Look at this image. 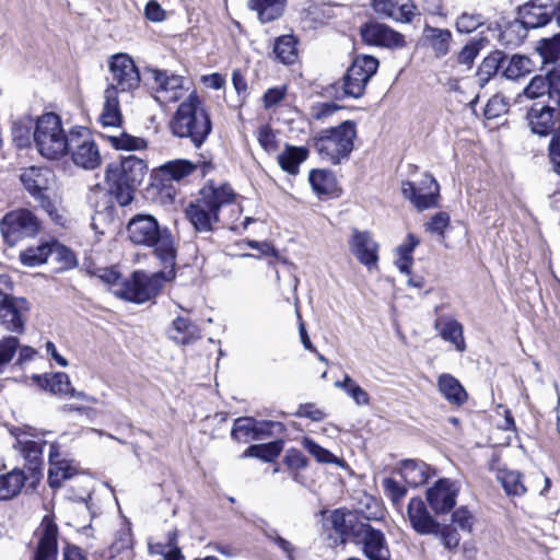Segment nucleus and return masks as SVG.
Listing matches in <instances>:
<instances>
[{"label":"nucleus","mask_w":560,"mask_h":560,"mask_svg":"<svg viewBox=\"0 0 560 560\" xmlns=\"http://www.w3.org/2000/svg\"><path fill=\"white\" fill-rule=\"evenodd\" d=\"M236 194L228 184L215 186L213 182L205 185L198 198L186 208V217L198 232H210L213 224L220 221V211L231 207L233 212L241 214L242 209L235 203Z\"/></svg>","instance_id":"1"},{"label":"nucleus","mask_w":560,"mask_h":560,"mask_svg":"<svg viewBox=\"0 0 560 560\" xmlns=\"http://www.w3.org/2000/svg\"><path fill=\"white\" fill-rule=\"evenodd\" d=\"M112 83L104 92V106L100 121L104 127H118L122 115L119 107L118 92L137 89L140 84V74L133 60L127 54H117L109 60Z\"/></svg>","instance_id":"2"},{"label":"nucleus","mask_w":560,"mask_h":560,"mask_svg":"<svg viewBox=\"0 0 560 560\" xmlns=\"http://www.w3.org/2000/svg\"><path fill=\"white\" fill-rule=\"evenodd\" d=\"M127 233L132 244L153 248L154 255L165 267L175 265L176 247L173 235L153 215H133L127 224Z\"/></svg>","instance_id":"3"},{"label":"nucleus","mask_w":560,"mask_h":560,"mask_svg":"<svg viewBox=\"0 0 560 560\" xmlns=\"http://www.w3.org/2000/svg\"><path fill=\"white\" fill-rule=\"evenodd\" d=\"M147 173V162L132 154L109 163L105 171L108 192L121 207L128 206L133 200L135 191L142 184Z\"/></svg>","instance_id":"4"},{"label":"nucleus","mask_w":560,"mask_h":560,"mask_svg":"<svg viewBox=\"0 0 560 560\" xmlns=\"http://www.w3.org/2000/svg\"><path fill=\"white\" fill-rule=\"evenodd\" d=\"M170 127L174 136L189 139L195 148H200L212 130L210 116L195 93L180 103Z\"/></svg>","instance_id":"5"},{"label":"nucleus","mask_w":560,"mask_h":560,"mask_svg":"<svg viewBox=\"0 0 560 560\" xmlns=\"http://www.w3.org/2000/svg\"><path fill=\"white\" fill-rule=\"evenodd\" d=\"M33 139L38 153L47 160H59L69 153L70 135L67 136L60 117L55 113L37 118Z\"/></svg>","instance_id":"6"},{"label":"nucleus","mask_w":560,"mask_h":560,"mask_svg":"<svg viewBox=\"0 0 560 560\" xmlns=\"http://www.w3.org/2000/svg\"><path fill=\"white\" fill-rule=\"evenodd\" d=\"M357 138V126L352 120H346L340 125L327 128L314 139V145L323 159L332 164H339L349 158Z\"/></svg>","instance_id":"7"},{"label":"nucleus","mask_w":560,"mask_h":560,"mask_svg":"<svg viewBox=\"0 0 560 560\" xmlns=\"http://www.w3.org/2000/svg\"><path fill=\"white\" fill-rule=\"evenodd\" d=\"M378 65V60L373 56L355 57L342 79L332 85L336 89V98L361 97L370 79L376 73Z\"/></svg>","instance_id":"8"},{"label":"nucleus","mask_w":560,"mask_h":560,"mask_svg":"<svg viewBox=\"0 0 560 560\" xmlns=\"http://www.w3.org/2000/svg\"><path fill=\"white\" fill-rule=\"evenodd\" d=\"M40 230V221L28 209H16L8 212L0 220L2 238L10 247L25 238L35 237Z\"/></svg>","instance_id":"9"},{"label":"nucleus","mask_w":560,"mask_h":560,"mask_svg":"<svg viewBox=\"0 0 560 560\" xmlns=\"http://www.w3.org/2000/svg\"><path fill=\"white\" fill-rule=\"evenodd\" d=\"M495 479L508 497H523L529 489L538 490L540 495H546L551 487L550 479L541 471L532 474L528 485L524 482L522 472L509 468H499L495 472Z\"/></svg>","instance_id":"10"},{"label":"nucleus","mask_w":560,"mask_h":560,"mask_svg":"<svg viewBox=\"0 0 560 560\" xmlns=\"http://www.w3.org/2000/svg\"><path fill=\"white\" fill-rule=\"evenodd\" d=\"M160 288V276H148L144 272L136 271L129 279H124L117 289H114V294L119 299L141 304L154 298Z\"/></svg>","instance_id":"11"},{"label":"nucleus","mask_w":560,"mask_h":560,"mask_svg":"<svg viewBox=\"0 0 560 560\" xmlns=\"http://www.w3.org/2000/svg\"><path fill=\"white\" fill-rule=\"evenodd\" d=\"M11 433L16 438L13 448L20 453L25 460V467L28 471L31 482L28 488L35 489L39 480L43 478V447L46 442H37L30 440L26 432L21 429H14Z\"/></svg>","instance_id":"12"},{"label":"nucleus","mask_w":560,"mask_h":560,"mask_svg":"<svg viewBox=\"0 0 560 560\" xmlns=\"http://www.w3.org/2000/svg\"><path fill=\"white\" fill-rule=\"evenodd\" d=\"M148 81L154 98L161 104L175 103L185 94L184 78L167 70L149 68Z\"/></svg>","instance_id":"13"},{"label":"nucleus","mask_w":560,"mask_h":560,"mask_svg":"<svg viewBox=\"0 0 560 560\" xmlns=\"http://www.w3.org/2000/svg\"><path fill=\"white\" fill-rule=\"evenodd\" d=\"M69 152L77 166L85 170H94L101 163L98 148L91 138L88 129L74 127L70 130Z\"/></svg>","instance_id":"14"},{"label":"nucleus","mask_w":560,"mask_h":560,"mask_svg":"<svg viewBox=\"0 0 560 560\" xmlns=\"http://www.w3.org/2000/svg\"><path fill=\"white\" fill-rule=\"evenodd\" d=\"M401 191L419 211L435 207L440 197V186L429 174L423 176L420 186L411 182H402Z\"/></svg>","instance_id":"15"},{"label":"nucleus","mask_w":560,"mask_h":560,"mask_svg":"<svg viewBox=\"0 0 560 560\" xmlns=\"http://www.w3.org/2000/svg\"><path fill=\"white\" fill-rule=\"evenodd\" d=\"M360 35L366 45L388 49H401L406 46L405 36L386 24L368 22L360 27Z\"/></svg>","instance_id":"16"},{"label":"nucleus","mask_w":560,"mask_h":560,"mask_svg":"<svg viewBox=\"0 0 560 560\" xmlns=\"http://www.w3.org/2000/svg\"><path fill=\"white\" fill-rule=\"evenodd\" d=\"M459 487L448 478H440L425 492L427 501L436 515L451 512L456 505Z\"/></svg>","instance_id":"17"},{"label":"nucleus","mask_w":560,"mask_h":560,"mask_svg":"<svg viewBox=\"0 0 560 560\" xmlns=\"http://www.w3.org/2000/svg\"><path fill=\"white\" fill-rule=\"evenodd\" d=\"M528 124L534 133L540 137L551 136L560 132V112L551 105L535 104L527 113Z\"/></svg>","instance_id":"18"},{"label":"nucleus","mask_w":560,"mask_h":560,"mask_svg":"<svg viewBox=\"0 0 560 560\" xmlns=\"http://www.w3.org/2000/svg\"><path fill=\"white\" fill-rule=\"evenodd\" d=\"M524 93L529 98H537L548 94L555 106H560V67H555L546 77L536 75L525 88Z\"/></svg>","instance_id":"19"},{"label":"nucleus","mask_w":560,"mask_h":560,"mask_svg":"<svg viewBox=\"0 0 560 560\" xmlns=\"http://www.w3.org/2000/svg\"><path fill=\"white\" fill-rule=\"evenodd\" d=\"M30 308L27 300L9 295L0 303V320L4 328L13 332L24 330L22 314Z\"/></svg>","instance_id":"20"},{"label":"nucleus","mask_w":560,"mask_h":560,"mask_svg":"<svg viewBox=\"0 0 560 560\" xmlns=\"http://www.w3.org/2000/svg\"><path fill=\"white\" fill-rule=\"evenodd\" d=\"M372 8L380 16L399 23H410L417 9L412 0H372Z\"/></svg>","instance_id":"21"},{"label":"nucleus","mask_w":560,"mask_h":560,"mask_svg":"<svg viewBox=\"0 0 560 560\" xmlns=\"http://www.w3.org/2000/svg\"><path fill=\"white\" fill-rule=\"evenodd\" d=\"M407 514L410 525L417 534L430 535L439 530V522L430 514L425 502L421 498L410 499Z\"/></svg>","instance_id":"22"},{"label":"nucleus","mask_w":560,"mask_h":560,"mask_svg":"<svg viewBox=\"0 0 560 560\" xmlns=\"http://www.w3.org/2000/svg\"><path fill=\"white\" fill-rule=\"evenodd\" d=\"M51 176L49 168L32 166L21 174L20 179L25 189L45 206L49 203L45 191L49 188Z\"/></svg>","instance_id":"23"},{"label":"nucleus","mask_w":560,"mask_h":560,"mask_svg":"<svg viewBox=\"0 0 560 560\" xmlns=\"http://www.w3.org/2000/svg\"><path fill=\"white\" fill-rule=\"evenodd\" d=\"M198 167L201 168L202 176H205L213 168V165L211 161L194 163L189 160L177 159L161 165L159 173L164 179L178 182L191 175Z\"/></svg>","instance_id":"24"},{"label":"nucleus","mask_w":560,"mask_h":560,"mask_svg":"<svg viewBox=\"0 0 560 560\" xmlns=\"http://www.w3.org/2000/svg\"><path fill=\"white\" fill-rule=\"evenodd\" d=\"M555 13L556 9L553 4L542 3L540 1L527 2L518 10L521 16L520 21L524 24L526 31L528 28H538L547 25Z\"/></svg>","instance_id":"25"},{"label":"nucleus","mask_w":560,"mask_h":560,"mask_svg":"<svg viewBox=\"0 0 560 560\" xmlns=\"http://www.w3.org/2000/svg\"><path fill=\"white\" fill-rule=\"evenodd\" d=\"M363 552L369 560H389V549L386 545L384 534L371 527L363 526Z\"/></svg>","instance_id":"26"},{"label":"nucleus","mask_w":560,"mask_h":560,"mask_svg":"<svg viewBox=\"0 0 560 560\" xmlns=\"http://www.w3.org/2000/svg\"><path fill=\"white\" fill-rule=\"evenodd\" d=\"M350 250L360 260V262L369 268L376 265L377 245L368 232H360L358 230L353 231L350 242Z\"/></svg>","instance_id":"27"},{"label":"nucleus","mask_w":560,"mask_h":560,"mask_svg":"<svg viewBox=\"0 0 560 560\" xmlns=\"http://www.w3.org/2000/svg\"><path fill=\"white\" fill-rule=\"evenodd\" d=\"M57 525L50 521H45L43 534L38 540L33 560H57Z\"/></svg>","instance_id":"28"},{"label":"nucleus","mask_w":560,"mask_h":560,"mask_svg":"<svg viewBox=\"0 0 560 560\" xmlns=\"http://www.w3.org/2000/svg\"><path fill=\"white\" fill-rule=\"evenodd\" d=\"M168 337L179 345H188L200 338L198 326L185 316H177L167 330Z\"/></svg>","instance_id":"29"},{"label":"nucleus","mask_w":560,"mask_h":560,"mask_svg":"<svg viewBox=\"0 0 560 560\" xmlns=\"http://www.w3.org/2000/svg\"><path fill=\"white\" fill-rule=\"evenodd\" d=\"M423 38L432 48L436 58L446 56L450 51L452 33L447 28H439L430 25L423 27Z\"/></svg>","instance_id":"30"},{"label":"nucleus","mask_w":560,"mask_h":560,"mask_svg":"<svg viewBox=\"0 0 560 560\" xmlns=\"http://www.w3.org/2000/svg\"><path fill=\"white\" fill-rule=\"evenodd\" d=\"M27 479L28 476L20 468L0 475V500L8 501L18 497Z\"/></svg>","instance_id":"31"},{"label":"nucleus","mask_w":560,"mask_h":560,"mask_svg":"<svg viewBox=\"0 0 560 560\" xmlns=\"http://www.w3.org/2000/svg\"><path fill=\"white\" fill-rule=\"evenodd\" d=\"M438 387L442 396L454 406H462L467 400V393L459 381L451 374H441Z\"/></svg>","instance_id":"32"},{"label":"nucleus","mask_w":560,"mask_h":560,"mask_svg":"<svg viewBox=\"0 0 560 560\" xmlns=\"http://www.w3.org/2000/svg\"><path fill=\"white\" fill-rule=\"evenodd\" d=\"M400 475L411 487H418L427 482L430 477V467L420 460L405 459L400 463Z\"/></svg>","instance_id":"33"},{"label":"nucleus","mask_w":560,"mask_h":560,"mask_svg":"<svg viewBox=\"0 0 560 560\" xmlns=\"http://www.w3.org/2000/svg\"><path fill=\"white\" fill-rule=\"evenodd\" d=\"M32 380L43 389L49 390L54 395H68L71 390L69 376L63 372L55 374H34Z\"/></svg>","instance_id":"34"},{"label":"nucleus","mask_w":560,"mask_h":560,"mask_svg":"<svg viewBox=\"0 0 560 560\" xmlns=\"http://www.w3.org/2000/svg\"><path fill=\"white\" fill-rule=\"evenodd\" d=\"M308 156V150L304 147L285 145V149L278 155V163L280 167L291 174L299 173V166Z\"/></svg>","instance_id":"35"},{"label":"nucleus","mask_w":560,"mask_h":560,"mask_svg":"<svg viewBox=\"0 0 560 560\" xmlns=\"http://www.w3.org/2000/svg\"><path fill=\"white\" fill-rule=\"evenodd\" d=\"M285 0H248V8L256 11L261 23H269L280 18Z\"/></svg>","instance_id":"36"},{"label":"nucleus","mask_w":560,"mask_h":560,"mask_svg":"<svg viewBox=\"0 0 560 560\" xmlns=\"http://www.w3.org/2000/svg\"><path fill=\"white\" fill-rule=\"evenodd\" d=\"M534 62L530 58L523 55L506 56V62L503 67V77L509 80H517L529 74L534 69Z\"/></svg>","instance_id":"37"},{"label":"nucleus","mask_w":560,"mask_h":560,"mask_svg":"<svg viewBox=\"0 0 560 560\" xmlns=\"http://www.w3.org/2000/svg\"><path fill=\"white\" fill-rule=\"evenodd\" d=\"M262 429L258 428L253 418H238L234 421L231 435L238 442L247 443L249 441L259 440Z\"/></svg>","instance_id":"38"},{"label":"nucleus","mask_w":560,"mask_h":560,"mask_svg":"<svg viewBox=\"0 0 560 560\" xmlns=\"http://www.w3.org/2000/svg\"><path fill=\"white\" fill-rule=\"evenodd\" d=\"M506 62V55L501 50L490 52L481 62L478 69V77L480 82L487 83L500 70L503 72L504 63Z\"/></svg>","instance_id":"39"},{"label":"nucleus","mask_w":560,"mask_h":560,"mask_svg":"<svg viewBox=\"0 0 560 560\" xmlns=\"http://www.w3.org/2000/svg\"><path fill=\"white\" fill-rule=\"evenodd\" d=\"M283 447L281 440L273 441L267 444H254L250 445L243 454L242 457H256L265 462H272L277 458Z\"/></svg>","instance_id":"40"},{"label":"nucleus","mask_w":560,"mask_h":560,"mask_svg":"<svg viewBox=\"0 0 560 560\" xmlns=\"http://www.w3.org/2000/svg\"><path fill=\"white\" fill-rule=\"evenodd\" d=\"M308 180L317 195H330L336 189V178L328 171L313 170L310 172Z\"/></svg>","instance_id":"41"},{"label":"nucleus","mask_w":560,"mask_h":560,"mask_svg":"<svg viewBox=\"0 0 560 560\" xmlns=\"http://www.w3.org/2000/svg\"><path fill=\"white\" fill-rule=\"evenodd\" d=\"M273 52L278 60L284 65H291L295 61L296 39L292 35H282L276 39Z\"/></svg>","instance_id":"42"},{"label":"nucleus","mask_w":560,"mask_h":560,"mask_svg":"<svg viewBox=\"0 0 560 560\" xmlns=\"http://www.w3.org/2000/svg\"><path fill=\"white\" fill-rule=\"evenodd\" d=\"M334 385L335 387L342 389L355 402V405H370L371 398L369 393L348 374L345 375L342 381H336Z\"/></svg>","instance_id":"43"},{"label":"nucleus","mask_w":560,"mask_h":560,"mask_svg":"<svg viewBox=\"0 0 560 560\" xmlns=\"http://www.w3.org/2000/svg\"><path fill=\"white\" fill-rule=\"evenodd\" d=\"M49 256H51L50 242H46L22 250L20 253V260L26 267H36L45 264Z\"/></svg>","instance_id":"44"},{"label":"nucleus","mask_w":560,"mask_h":560,"mask_svg":"<svg viewBox=\"0 0 560 560\" xmlns=\"http://www.w3.org/2000/svg\"><path fill=\"white\" fill-rule=\"evenodd\" d=\"M527 35L524 24L520 20L509 22L500 32L498 40L503 46H518Z\"/></svg>","instance_id":"45"},{"label":"nucleus","mask_w":560,"mask_h":560,"mask_svg":"<svg viewBox=\"0 0 560 560\" xmlns=\"http://www.w3.org/2000/svg\"><path fill=\"white\" fill-rule=\"evenodd\" d=\"M35 125L30 116H23L12 124V138L19 148H25L31 143Z\"/></svg>","instance_id":"46"},{"label":"nucleus","mask_w":560,"mask_h":560,"mask_svg":"<svg viewBox=\"0 0 560 560\" xmlns=\"http://www.w3.org/2000/svg\"><path fill=\"white\" fill-rule=\"evenodd\" d=\"M74 474L75 469L67 460L52 462V466L48 470V485L58 489L65 480L72 478Z\"/></svg>","instance_id":"47"},{"label":"nucleus","mask_w":560,"mask_h":560,"mask_svg":"<svg viewBox=\"0 0 560 560\" xmlns=\"http://www.w3.org/2000/svg\"><path fill=\"white\" fill-rule=\"evenodd\" d=\"M441 337L454 345L455 349L463 352L466 349L463 326L456 320H448L442 324L440 329Z\"/></svg>","instance_id":"48"},{"label":"nucleus","mask_w":560,"mask_h":560,"mask_svg":"<svg viewBox=\"0 0 560 560\" xmlns=\"http://www.w3.org/2000/svg\"><path fill=\"white\" fill-rule=\"evenodd\" d=\"M536 49L544 63L555 62L560 57V33L539 39Z\"/></svg>","instance_id":"49"},{"label":"nucleus","mask_w":560,"mask_h":560,"mask_svg":"<svg viewBox=\"0 0 560 560\" xmlns=\"http://www.w3.org/2000/svg\"><path fill=\"white\" fill-rule=\"evenodd\" d=\"M109 143L117 150L136 151L147 148V141L143 138L133 137L127 132L107 136Z\"/></svg>","instance_id":"50"},{"label":"nucleus","mask_w":560,"mask_h":560,"mask_svg":"<svg viewBox=\"0 0 560 560\" xmlns=\"http://www.w3.org/2000/svg\"><path fill=\"white\" fill-rule=\"evenodd\" d=\"M302 445L312 456L315 457V459L318 463L335 464L337 466L343 465V460L341 458H338L332 453H330L328 450L318 445L312 439L304 438L302 441Z\"/></svg>","instance_id":"51"},{"label":"nucleus","mask_w":560,"mask_h":560,"mask_svg":"<svg viewBox=\"0 0 560 560\" xmlns=\"http://www.w3.org/2000/svg\"><path fill=\"white\" fill-rule=\"evenodd\" d=\"M485 24V18L477 12H463L455 23L456 31L462 34H470Z\"/></svg>","instance_id":"52"},{"label":"nucleus","mask_w":560,"mask_h":560,"mask_svg":"<svg viewBox=\"0 0 560 560\" xmlns=\"http://www.w3.org/2000/svg\"><path fill=\"white\" fill-rule=\"evenodd\" d=\"M486 43H487V39L485 37L469 42L457 54V62L466 66L467 68H471L476 57L479 55L480 50L485 47Z\"/></svg>","instance_id":"53"},{"label":"nucleus","mask_w":560,"mask_h":560,"mask_svg":"<svg viewBox=\"0 0 560 560\" xmlns=\"http://www.w3.org/2000/svg\"><path fill=\"white\" fill-rule=\"evenodd\" d=\"M382 485L386 497L389 498L395 508L399 509L407 495V488L390 477L384 478Z\"/></svg>","instance_id":"54"},{"label":"nucleus","mask_w":560,"mask_h":560,"mask_svg":"<svg viewBox=\"0 0 560 560\" xmlns=\"http://www.w3.org/2000/svg\"><path fill=\"white\" fill-rule=\"evenodd\" d=\"M433 536L440 537L442 545L448 551H454L458 548L460 542V535L455 527L451 525H441L439 523V530Z\"/></svg>","instance_id":"55"},{"label":"nucleus","mask_w":560,"mask_h":560,"mask_svg":"<svg viewBox=\"0 0 560 560\" xmlns=\"http://www.w3.org/2000/svg\"><path fill=\"white\" fill-rule=\"evenodd\" d=\"M451 219L447 212L441 211L435 213L425 224V230L436 234L440 238H444L445 230L450 225Z\"/></svg>","instance_id":"56"},{"label":"nucleus","mask_w":560,"mask_h":560,"mask_svg":"<svg viewBox=\"0 0 560 560\" xmlns=\"http://www.w3.org/2000/svg\"><path fill=\"white\" fill-rule=\"evenodd\" d=\"M20 348L16 337L9 336L0 340V366L8 364Z\"/></svg>","instance_id":"57"},{"label":"nucleus","mask_w":560,"mask_h":560,"mask_svg":"<svg viewBox=\"0 0 560 560\" xmlns=\"http://www.w3.org/2000/svg\"><path fill=\"white\" fill-rule=\"evenodd\" d=\"M257 139L267 153H273L278 150L276 133L268 125H264L258 129Z\"/></svg>","instance_id":"58"},{"label":"nucleus","mask_w":560,"mask_h":560,"mask_svg":"<svg viewBox=\"0 0 560 560\" xmlns=\"http://www.w3.org/2000/svg\"><path fill=\"white\" fill-rule=\"evenodd\" d=\"M51 256L63 264L65 268H71L77 265L75 255L66 246L56 241L50 242Z\"/></svg>","instance_id":"59"},{"label":"nucleus","mask_w":560,"mask_h":560,"mask_svg":"<svg viewBox=\"0 0 560 560\" xmlns=\"http://www.w3.org/2000/svg\"><path fill=\"white\" fill-rule=\"evenodd\" d=\"M92 275L108 284L113 293L114 289H117L122 281L119 272L114 268H96L92 271Z\"/></svg>","instance_id":"60"},{"label":"nucleus","mask_w":560,"mask_h":560,"mask_svg":"<svg viewBox=\"0 0 560 560\" xmlns=\"http://www.w3.org/2000/svg\"><path fill=\"white\" fill-rule=\"evenodd\" d=\"M452 522L462 530L470 533L474 525V516L466 508L462 506L453 512Z\"/></svg>","instance_id":"61"},{"label":"nucleus","mask_w":560,"mask_h":560,"mask_svg":"<svg viewBox=\"0 0 560 560\" xmlns=\"http://www.w3.org/2000/svg\"><path fill=\"white\" fill-rule=\"evenodd\" d=\"M548 156L553 172L560 175V132L553 133L548 148Z\"/></svg>","instance_id":"62"},{"label":"nucleus","mask_w":560,"mask_h":560,"mask_svg":"<svg viewBox=\"0 0 560 560\" xmlns=\"http://www.w3.org/2000/svg\"><path fill=\"white\" fill-rule=\"evenodd\" d=\"M284 95H285L284 86L268 89L262 96L264 107L266 109H269V108L278 105L284 98Z\"/></svg>","instance_id":"63"},{"label":"nucleus","mask_w":560,"mask_h":560,"mask_svg":"<svg viewBox=\"0 0 560 560\" xmlns=\"http://www.w3.org/2000/svg\"><path fill=\"white\" fill-rule=\"evenodd\" d=\"M269 534L270 535H268V540L273 542L278 548H280L289 560H294L295 548L293 547V545L289 540L281 537L278 534V532H271Z\"/></svg>","instance_id":"64"}]
</instances>
